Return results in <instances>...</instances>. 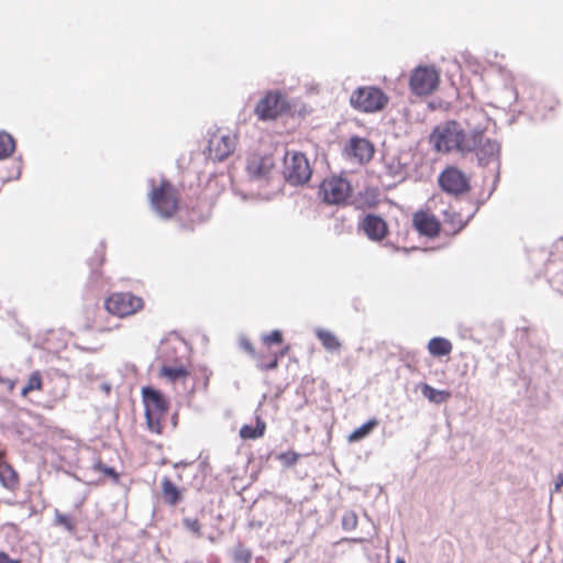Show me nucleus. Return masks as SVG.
Masks as SVG:
<instances>
[{
    "label": "nucleus",
    "instance_id": "nucleus-1",
    "mask_svg": "<svg viewBox=\"0 0 563 563\" xmlns=\"http://www.w3.org/2000/svg\"><path fill=\"white\" fill-rule=\"evenodd\" d=\"M483 137L482 131L474 130L466 133L459 122L450 120L433 129L430 143L437 152L456 151L465 154L474 152L482 144Z\"/></svg>",
    "mask_w": 563,
    "mask_h": 563
},
{
    "label": "nucleus",
    "instance_id": "nucleus-2",
    "mask_svg": "<svg viewBox=\"0 0 563 563\" xmlns=\"http://www.w3.org/2000/svg\"><path fill=\"white\" fill-rule=\"evenodd\" d=\"M142 395L147 428L151 432L161 434L169 408L168 401L158 390L151 387L143 388Z\"/></svg>",
    "mask_w": 563,
    "mask_h": 563
},
{
    "label": "nucleus",
    "instance_id": "nucleus-3",
    "mask_svg": "<svg viewBox=\"0 0 563 563\" xmlns=\"http://www.w3.org/2000/svg\"><path fill=\"white\" fill-rule=\"evenodd\" d=\"M153 209L163 218H172L178 210V192L168 180H161L150 192Z\"/></svg>",
    "mask_w": 563,
    "mask_h": 563
},
{
    "label": "nucleus",
    "instance_id": "nucleus-4",
    "mask_svg": "<svg viewBox=\"0 0 563 563\" xmlns=\"http://www.w3.org/2000/svg\"><path fill=\"white\" fill-rule=\"evenodd\" d=\"M388 96L374 86H363L355 89L351 97V106L361 112L373 113L383 110L388 103Z\"/></svg>",
    "mask_w": 563,
    "mask_h": 563
},
{
    "label": "nucleus",
    "instance_id": "nucleus-5",
    "mask_svg": "<svg viewBox=\"0 0 563 563\" xmlns=\"http://www.w3.org/2000/svg\"><path fill=\"white\" fill-rule=\"evenodd\" d=\"M311 167L305 154L287 151L284 156V176L291 185H303L311 177Z\"/></svg>",
    "mask_w": 563,
    "mask_h": 563
},
{
    "label": "nucleus",
    "instance_id": "nucleus-6",
    "mask_svg": "<svg viewBox=\"0 0 563 563\" xmlns=\"http://www.w3.org/2000/svg\"><path fill=\"white\" fill-rule=\"evenodd\" d=\"M144 300L132 292H113L104 300L106 310L115 317L125 318L141 311Z\"/></svg>",
    "mask_w": 563,
    "mask_h": 563
},
{
    "label": "nucleus",
    "instance_id": "nucleus-7",
    "mask_svg": "<svg viewBox=\"0 0 563 563\" xmlns=\"http://www.w3.org/2000/svg\"><path fill=\"white\" fill-rule=\"evenodd\" d=\"M240 346L256 361L257 367L262 371L276 369L279 360L283 358L289 350V347L286 346L277 351L272 346H263L262 343L260 350H256L247 339H241Z\"/></svg>",
    "mask_w": 563,
    "mask_h": 563
},
{
    "label": "nucleus",
    "instance_id": "nucleus-8",
    "mask_svg": "<svg viewBox=\"0 0 563 563\" xmlns=\"http://www.w3.org/2000/svg\"><path fill=\"white\" fill-rule=\"evenodd\" d=\"M440 84V74L433 66L416 67L409 79V88L416 96H429Z\"/></svg>",
    "mask_w": 563,
    "mask_h": 563
},
{
    "label": "nucleus",
    "instance_id": "nucleus-9",
    "mask_svg": "<svg viewBox=\"0 0 563 563\" xmlns=\"http://www.w3.org/2000/svg\"><path fill=\"white\" fill-rule=\"evenodd\" d=\"M352 194L351 184L342 177L331 176L322 180L319 196L328 205H342Z\"/></svg>",
    "mask_w": 563,
    "mask_h": 563
},
{
    "label": "nucleus",
    "instance_id": "nucleus-10",
    "mask_svg": "<svg viewBox=\"0 0 563 563\" xmlns=\"http://www.w3.org/2000/svg\"><path fill=\"white\" fill-rule=\"evenodd\" d=\"M290 109L280 91H268L256 104L255 114L260 120H274Z\"/></svg>",
    "mask_w": 563,
    "mask_h": 563
},
{
    "label": "nucleus",
    "instance_id": "nucleus-11",
    "mask_svg": "<svg viewBox=\"0 0 563 563\" xmlns=\"http://www.w3.org/2000/svg\"><path fill=\"white\" fill-rule=\"evenodd\" d=\"M235 148V139L229 132L217 130L210 134L208 142V157L212 161H223L229 157Z\"/></svg>",
    "mask_w": 563,
    "mask_h": 563
},
{
    "label": "nucleus",
    "instance_id": "nucleus-12",
    "mask_svg": "<svg viewBox=\"0 0 563 563\" xmlns=\"http://www.w3.org/2000/svg\"><path fill=\"white\" fill-rule=\"evenodd\" d=\"M441 189L450 195L459 196L470 190V179L456 167L445 168L439 176Z\"/></svg>",
    "mask_w": 563,
    "mask_h": 563
},
{
    "label": "nucleus",
    "instance_id": "nucleus-13",
    "mask_svg": "<svg viewBox=\"0 0 563 563\" xmlns=\"http://www.w3.org/2000/svg\"><path fill=\"white\" fill-rule=\"evenodd\" d=\"M412 225L419 234L434 239L440 234L441 222L430 210H418L412 216Z\"/></svg>",
    "mask_w": 563,
    "mask_h": 563
},
{
    "label": "nucleus",
    "instance_id": "nucleus-14",
    "mask_svg": "<svg viewBox=\"0 0 563 563\" xmlns=\"http://www.w3.org/2000/svg\"><path fill=\"white\" fill-rule=\"evenodd\" d=\"M275 164L272 155L252 154L246 162V172L252 179H268Z\"/></svg>",
    "mask_w": 563,
    "mask_h": 563
},
{
    "label": "nucleus",
    "instance_id": "nucleus-15",
    "mask_svg": "<svg viewBox=\"0 0 563 563\" xmlns=\"http://www.w3.org/2000/svg\"><path fill=\"white\" fill-rule=\"evenodd\" d=\"M366 236L372 241H382L388 234V225L386 221L376 214H367L360 224Z\"/></svg>",
    "mask_w": 563,
    "mask_h": 563
},
{
    "label": "nucleus",
    "instance_id": "nucleus-16",
    "mask_svg": "<svg viewBox=\"0 0 563 563\" xmlns=\"http://www.w3.org/2000/svg\"><path fill=\"white\" fill-rule=\"evenodd\" d=\"M350 157L355 158L360 164L369 162L374 156L373 144L364 137H352L346 147Z\"/></svg>",
    "mask_w": 563,
    "mask_h": 563
},
{
    "label": "nucleus",
    "instance_id": "nucleus-17",
    "mask_svg": "<svg viewBox=\"0 0 563 563\" xmlns=\"http://www.w3.org/2000/svg\"><path fill=\"white\" fill-rule=\"evenodd\" d=\"M5 452L0 450V483L11 492H15L20 486V478L16 471L5 460Z\"/></svg>",
    "mask_w": 563,
    "mask_h": 563
},
{
    "label": "nucleus",
    "instance_id": "nucleus-18",
    "mask_svg": "<svg viewBox=\"0 0 563 563\" xmlns=\"http://www.w3.org/2000/svg\"><path fill=\"white\" fill-rule=\"evenodd\" d=\"M466 224L467 219H465L454 208L450 207L444 211L443 225L448 234H457L465 228Z\"/></svg>",
    "mask_w": 563,
    "mask_h": 563
},
{
    "label": "nucleus",
    "instance_id": "nucleus-19",
    "mask_svg": "<svg viewBox=\"0 0 563 563\" xmlns=\"http://www.w3.org/2000/svg\"><path fill=\"white\" fill-rule=\"evenodd\" d=\"M162 498L165 504L176 506L183 500V489L178 488L169 478L162 479Z\"/></svg>",
    "mask_w": 563,
    "mask_h": 563
},
{
    "label": "nucleus",
    "instance_id": "nucleus-20",
    "mask_svg": "<svg viewBox=\"0 0 563 563\" xmlns=\"http://www.w3.org/2000/svg\"><path fill=\"white\" fill-rule=\"evenodd\" d=\"M452 343L444 338H433L428 343V351L432 356L441 357L449 355L452 352Z\"/></svg>",
    "mask_w": 563,
    "mask_h": 563
},
{
    "label": "nucleus",
    "instance_id": "nucleus-21",
    "mask_svg": "<svg viewBox=\"0 0 563 563\" xmlns=\"http://www.w3.org/2000/svg\"><path fill=\"white\" fill-rule=\"evenodd\" d=\"M266 430V423L260 418H256L255 427L250 424H244L240 429V437L244 440H255L262 438Z\"/></svg>",
    "mask_w": 563,
    "mask_h": 563
},
{
    "label": "nucleus",
    "instance_id": "nucleus-22",
    "mask_svg": "<svg viewBox=\"0 0 563 563\" xmlns=\"http://www.w3.org/2000/svg\"><path fill=\"white\" fill-rule=\"evenodd\" d=\"M316 335L321 342L322 346L330 352L340 351L341 342L335 334L328 330L318 329Z\"/></svg>",
    "mask_w": 563,
    "mask_h": 563
},
{
    "label": "nucleus",
    "instance_id": "nucleus-23",
    "mask_svg": "<svg viewBox=\"0 0 563 563\" xmlns=\"http://www.w3.org/2000/svg\"><path fill=\"white\" fill-rule=\"evenodd\" d=\"M421 393L430 402L438 405L443 404L451 398V393L449 390H439L428 384H422Z\"/></svg>",
    "mask_w": 563,
    "mask_h": 563
},
{
    "label": "nucleus",
    "instance_id": "nucleus-24",
    "mask_svg": "<svg viewBox=\"0 0 563 563\" xmlns=\"http://www.w3.org/2000/svg\"><path fill=\"white\" fill-rule=\"evenodd\" d=\"M161 375L174 383L185 380L189 376V372L185 366H163Z\"/></svg>",
    "mask_w": 563,
    "mask_h": 563
},
{
    "label": "nucleus",
    "instance_id": "nucleus-25",
    "mask_svg": "<svg viewBox=\"0 0 563 563\" xmlns=\"http://www.w3.org/2000/svg\"><path fill=\"white\" fill-rule=\"evenodd\" d=\"M378 424V420L373 418L367 422L355 429L347 438L349 442H357L364 438H366L373 429Z\"/></svg>",
    "mask_w": 563,
    "mask_h": 563
},
{
    "label": "nucleus",
    "instance_id": "nucleus-26",
    "mask_svg": "<svg viewBox=\"0 0 563 563\" xmlns=\"http://www.w3.org/2000/svg\"><path fill=\"white\" fill-rule=\"evenodd\" d=\"M14 150V139L9 133L0 131V159L9 157Z\"/></svg>",
    "mask_w": 563,
    "mask_h": 563
},
{
    "label": "nucleus",
    "instance_id": "nucleus-27",
    "mask_svg": "<svg viewBox=\"0 0 563 563\" xmlns=\"http://www.w3.org/2000/svg\"><path fill=\"white\" fill-rule=\"evenodd\" d=\"M42 388H43L42 375H41L40 371H35L30 375L25 386L22 388L21 396L26 397L30 393L35 391V390H42Z\"/></svg>",
    "mask_w": 563,
    "mask_h": 563
},
{
    "label": "nucleus",
    "instance_id": "nucleus-28",
    "mask_svg": "<svg viewBox=\"0 0 563 563\" xmlns=\"http://www.w3.org/2000/svg\"><path fill=\"white\" fill-rule=\"evenodd\" d=\"M92 470L109 477L114 484L120 482L119 473L113 467L107 466L100 457L93 462Z\"/></svg>",
    "mask_w": 563,
    "mask_h": 563
},
{
    "label": "nucleus",
    "instance_id": "nucleus-29",
    "mask_svg": "<svg viewBox=\"0 0 563 563\" xmlns=\"http://www.w3.org/2000/svg\"><path fill=\"white\" fill-rule=\"evenodd\" d=\"M261 343L263 346H274V345H282L284 343V336L282 331L274 330L269 333H266L262 335Z\"/></svg>",
    "mask_w": 563,
    "mask_h": 563
},
{
    "label": "nucleus",
    "instance_id": "nucleus-30",
    "mask_svg": "<svg viewBox=\"0 0 563 563\" xmlns=\"http://www.w3.org/2000/svg\"><path fill=\"white\" fill-rule=\"evenodd\" d=\"M55 522L56 525L64 527L69 532H74L76 530L74 519L58 510L55 511Z\"/></svg>",
    "mask_w": 563,
    "mask_h": 563
},
{
    "label": "nucleus",
    "instance_id": "nucleus-31",
    "mask_svg": "<svg viewBox=\"0 0 563 563\" xmlns=\"http://www.w3.org/2000/svg\"><path fill=\"white\" fill-rule=\"evenodd\" d=\"M299 457H300V455L295 451H287V452H283L277 455V460L284 466H287V467L294 466L298 462Z\"/></svg>",
    "mask_w": 563,
    "mask_h": 563
},
{
    "label": "nucleus",
    "instance_id": "nucleus-32",
    "mask_svg": "<svg viewBox=\"0 0 563 563\" xmlns=\"http://www.w3.org/2000/svg\"><path fill=\"white\" fill-rule=\"evenodd\" d=\"M184 525L190 532L197 537H201V523L198 519L185 518Z\"/></svg>",
    "mask_w": 563,
    "mask_h": 563
},
{
    "label": "nucleus",
    "instance_id": "nucleus-33",
    "mask_svg": "<svg viewBox=\"0 0 563 563\" xmlns=\"http://www.w3.org/2000/svg\"><path fill=\"white\" fill-rule=\"evenodd\" d=\"M344 529H354L357 525V517L354 512H346L342 518Z\"/></svg>",
    "mask_w": 563,
    "mask_h": 563
},
{
    "label": "nucleus",
    "instance_id": "nucleus-34",
    "mask_svg": "<svg viewBox=\"0 0 563 563\" xmlns=\"http://www.w3.org/2000/svg\"><path fill=\"white\" fill-rule=\"evenodd\" d=\"M252 559V553L247 549H240L235 553V560L242 563H250Z\"/></svg>",
    "mask_w": 563,
    "mask_h": 563
},
{
    "label": "nucleus",
    "instance_id": "nucleus-35",
    "mask_svg": "<svg viewBox=\"0 0 563 563\" xmlns=\"http://www.w3.org/2000/svg\"><path fill=\"white\" fill-rule=\"evenodd\" d=\"M91 329H93L98 332H110V331H112L113 328L101 323L99 318L96 317L93 320V323L91 325Z\"/></svg>",
    "mask_w": 563,
    "mask_h": 563
},
{
    "label": "nucleus",
    "instance_id": "nucleus-36",
    "mask_svg": "<svg viewBox=\"0 0 563 563\" xmlns=\"http://www.w3.org/2000/svg\"><path fill=\"white\" fill-rule=\"evenodd\" d=\"M0 563H21L18 559H12L5 552H0Z\"/></svg>",
    "mask_w": 563,
    "mask_h": 563
},
{
    "label": "nucleus",
    "instance_id": "nucleus-37",
    "mask_svg": "<svg viewBox=\"0 0 563 563\" xmlns=\"http://www.w3.org/2000/svg\"><path fill=\"white\" fill-rule=\"evenodd\" d=\"M562 486H563V475H562V474H560V475L558 476V479H556V483H555V486H554V492H555V493L561 492Z\"/></svg>",
    "mask_w": 563,
    "mask_h": 563
},
{
    "label": "nucleus",
    "instance_id": "nucleus-38",
    "mask_svg": "<svg viewBox=\"0 0 563 563\" xmlns=\"http://www.w3.org/2000/svg\"><path fill=\"white\" fill-rule=\"evenodd\" d=\"M3 384H5L10 390H12L15 385V383L11 379H5V382Z\"/></svg>",
    "mask_w": 563,
    "mask_h": 563
},
{
    "label": "nucleus",
    "instance_id": "nucleus-39",
    "mask_svg": "<svg viewBox=\"0 0 563 563\" xmlns=\"http://www.w3.org/2000/svg\"><path fill=\"white\" fill-rule=\"evenodd\" d=\"M186 465H188V464H187V463H183V462H180V463H176V464H174V467H175V468H177V467H179V466H186Z\"/></svg>",
    "mask_w": 563,
    "mask_h": 563
},
{
    "label": "nucleus",
    "instance_id": "nucleus-40",
    "mask_svg": "<svg viewBox=\"0 0 563 563\" xmlns=\"http://www.w3.org/2000/svg\"><path fill=\"white\" fill-rule=\"evenodd\" d=\"M395 563H406V561L402 558H397Z\"/></svg>",
    "mask_w": 563,
    "mask_h": 563
},
{
    "label": "nucleus",
    "instance_id": "nucleus-41",
    "mask_svg": "<svg viewBox=\"0 0 563 563\" xmlns=\"http://www.w3.org/2000/svg\"><path fill=\"white\" fill-rule=\"evenodd\" d=\"M4 382H5V379L0 377V383L3 384Z\"/></svg>",
    "mask_w": 563,
    "mask_h": 563
},
{
    "label": "nucleus",
    "instance_id": "nucleus-42",
    "mask_svg": "<svg viewBox=\"0 0 563 563\" xmlns=\"http://www.w3.org/2000/svg\"><path fill=\"white\" fill-rule=\"evenodd\" d=\"M4 382H5V379L0 377V383L3 384Z\"/></svg>",
    "mask_w": 563,
    "mask_h": 563
}]
</instances>
